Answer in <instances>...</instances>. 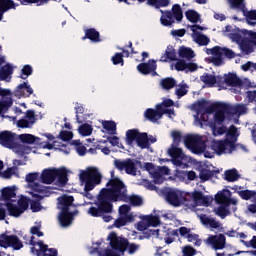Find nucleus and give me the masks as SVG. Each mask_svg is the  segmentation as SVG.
Here are the masks:
<instances>
[{"instance_id": "f257e3e1", "label": "nucleus", "mask_w": 256, "mask_h": 256, "mask_svg": "<svg viewBox=\"0 0 256 256\" xmlns=\"http://www.w3.org/2000/svg\"><path fill=\"white\" fill-rule=\"evenodd\" d=\"M107 188H102L97 195L94 204L97 207H90L88 213L93 218H100L104 214L113 213V203L130 201L131 206L140 207L143 205V198L140 196H128V188L125 183L117 177H114V172H111V179L105 185Z\"/></svg>"}, {"instance_id": "f03ea898", "label": "nucleus", "mask_w": 256, "mask_h": 256, "mask_svg": "<svg viewBox=\"0 0 256 256\" xmlns=\"http://www.w3.org/2000/svg\"><path fill=\"white\" fill-rule=\"evenodd\" d=\"M74 203V197L69 195H62L58 197V220L60 226L67 228L73 223L74 217L78 215V210L70 211L72 208H76Z\"/></svg>"}, {"instance_id": "7ed1b4c3", "label": "nucleus", "mask_w": 256, "mask_h": 256, "mask_svg": "<svg viewBox=\"0 0 256 256\" xmlns=\"http://www.w3.org/2000/svg\"><path fill=\"white\" fill-rule=\"evenodd\" d=\"M79 180H81V183H85L84 191L86 198L92 199V195L89 191H92L95 189L96 185L102 183V175L96 168H90L79 174Z\"/></svg>"}, {"instance_id": "20e7f679", "label": "nucleus", "mask_w": 256, "mask_h": 256, "mask_svg": "<svg viewBox=\"0 0 256 256\" xmlns=\"http://www.w3.org/2000/svg\"><path fill=\"white\" fill-rule=\"evenodd\" d=\"M58 179V183L62 186L67 184V170L65 168L55 169L49 168L42 170L40 180L41 183L51 185Z\"/></svg>"}, {"instance_id": "39448f33", "label": "nucleus", "mask_w": 256, "mask_h": 256, "mask_svg": "<svg viewBox=\"0 0 256 256\" xmlns=\"http://www.w3.org/2000/svg\"><path fill=\"white\" fill-rule=\"evenodd\" d=\"M205 113H215L214 121L209 122V128L215 131L217 129V125H222L225 122L227 110H224L221 106L213 103L205 109Z\"/></svg>"}, {"instance_id": "423d86ee", "label": "nucleus", "mask_w": 256, "mask_h": 256, "mask_svg": "<svg viewBox=\"0 0 256 256\" xmlns=\"http://www.w3.org/2000/svg\"><path fill=\"white\" fill-rule=\"evenodd\" d=\"M114 166L120 172L125 171L128 175L136 176L137 166H141V161L134 158H126L125 160L115 159Z\"/></svg>"}, {"instance_id": "0eeeda50", "label": "nucleus", "mask_w": 256, "mask_h": 256, "mask_svg": "<svg viewBox=\"0 0 256 256\" xmlns=\"http://www.w3.org/2000/svg\"><path fill=\"white\" fill-rule=\"evenodd\" d=\"M107 240H110V246L112 251L122 253V255L126 252V248L130 244L128 238L118 236L115 232H110Z\"/></svg>"}, {"instance_id": "6e6552de", "label": "nucleus", "mask_w": 256, "mask_h": 256, "mask_svg": "<svg viewBox=\"0 0 256 256\" xmlns=\"http://www.w3.org/2000/svg\"><path fill=\"white\" fill-rule=\"evenodd\" d=\"M0 247L1 248H12L14 251H19L24 248V244L17 237V235H0Z\"/></svg>"}, {"instance_id": "1a4fd4ad", "label": "nucleus", "mask_w": 256, "mask_h": 256, "mask_svg": "<svg viewBox=\"0 0 256 256\" xmlns=\"http://www.w3.org/2000/svg\"><path fill=\"white\" fill-rule=\"evenodd\" d=\"M214 57L211 58V63L214 64V66H222L223 65V56L227 57L228 59H233L236 57V54L233 52V50H230L229 48H222L219 46L214 47Z\"/></svg>"}, {"instance_id": "9d476101", "label": "nucleus", "mask_w": 256, "mask_h": 256, "mask_svg": "<svg viewBox=\"0 0 256 256\" xmlns=\"http://www.w3.org/2000/svg\"><path fill=\"white\" fill-rule=\"evenodd\" d=\"M8 215L14 218H19L22 214L25 213L29 208L28 199L18 200V204H13L11 202L6 203Z\"/></svg>"}, {"instance_id": "9b49d317", "label": "nucleus", "mask_w": 256, "mask_h": 256, "mask_svg": "<svg viewBox=\"0 0 256 256\" xmlns=\"http://www.w3.org/2000/svg\"><path fill=\"white\" fill-rule=\"evenodd\" d=\"M185 145L188 147L194 154H200L204 151V142L203 138L199 135H188L185 137Z\"/></svg>"}, {"instance_id": "f8f14e48", "label": "nucleus", "mask_w": 256, "mask_h": 256, "mask_svg": "<svg viewBox=\"0 0 256 256\" xmlns=\"http://www.w3.org/2000/svg\"><path fill=\"white\" fill-rule=\"evenodd\" d=\"M164 196L166 197L168 204H171L174 207H180L185 201L184 193L177 189L170 188L167 191H164Z\"/></svg>"}, {"instance_id": "ddd939ff", "label": "nucleus", "mask_w": 256, "mask_h": 256, "mask_svg": "<svg viewBox=\"0 0 256 256\" xmlns=\"http://www.w3.org/2000/svg\"><path fill=\"white\" fill-rule=\"evenodd\" d=\"M218 106L222 107L224 111H227V115H245L247 114V106L245 104H237L232 106L230 104L216 102Z\"/></svg>"}, {"instance_id": "4468645a", "label": "nucleus", "mask_w": 256, "mask_h": 256, "mask_svg": "<svg viewBox=\"0 0 256 256\" xmlns=\"http://www.w3.org/2000/svg\"><path fill=\"white\" fill-rule=\"evenodd\" d=\"M205 243L211 245L215 251H221L226 247V237L224 234L209 235Z\"/></svg>"}, {"instance_id": "2eb2a0df", "label": "nucleus", "mask_w": 256, "mask_h": 256, "mask_svg": "<svg viewBox=\"0 0 256 256\" xmlns=\"http://www.w3.org/2000/svg\"><path fill=\"white\" fill-rule=\"evenodd\" d=\"M246 38L242 42V52L245 55H250L253 52V46H256V32L245 31Z\"/></svg>"}, {"instance_id": "dca6fc26", "label": "nucleus", "mask_w": 256, "mask_h": 256, "mask_svg": "<svg viewBox=\"0 0 256 256\" xmlns=\"http://www.w3.org/2000/svg\"><path fill=\"white\" fill-rule=\"evenodd\" d=\"M0 145L8 149L17 148V142H15V134L11 131H1Z\"/></svg>"}, {"instance_id": "f3484780", "label": "nucleus", "mask_w": 256, "mask_h": 256, "mask_svg": "<svg viewBox=\"0 0 256 256\" xmlns=\"http://www.w3.org/2000/svg\"><path fill=\"white\" fill-rule=\"evenodd\" d=\"M38 247H40V250L32 247L30 252L36 254V256H58V250L56 248H48L42 240H38Z\"/></svg>"}, {"instance_id": "a211bd4d", "label": "nucleus", "mask_w": 256, "mask_h": 256, "mask_svg": "<svg viewBox=\"0 0 256 256\" xmlns=\"http://www.w3.org/2000/svg\"><path fill=\"white\" fill-rule=\"evenodd\" d=\"M167 153L172 158V162H174V164H176L178 166H181L182 161H184L186 158L182 149L177 148L174 145H171V148H168Z\"/></svg>"}, {"instance_id": "6ab92c4d", "label": "nucleus", "mask_w": 256, "mask_h": 256, "mask_svg": "<svg viewBox=\"0 0 256 256\" xmlns=\"http://www.w3.org/2000/svg\"><path fill=\"white\" fill-rule=\"evenodd\" d=\"M232 197V192L229 189H223L215 195V201L218 204H222L225 207H229L230 204H234Z\"/></svg>"}, {"instance_id": "aec40b11", "label": "nucleus", "mask_w": 256, "mask_h": 256, "mask_svg": "<svg viewBox=\"0 0 256 256\" xmlns=\"http://www.w3.org/2000/svg\"><path fill=\"white\" fill-rule=\"evenodd\" d=\"M14 94L18 98H29L33 94V88L28 85V82H23L16 86Z\"/></svg>"}, {"instance_id": "412c9836", "label": "nucleus", "mask_w": 256, "mask_h": 256, "mask_svg": "<svg viewBox=\"0 0 256 256\" xmlns=\"http://www.w3.org/2000/svg\"><path fill=\"white\" fill-rule=\"evenodd\" d=\"M245 32H248V30L236 28L228 34V38H230L231 41L240 44V48H242L244 39L247 38V34Z\"/></svg>"}, {"instance_id": "4be33fe9", "label": "nucleus", "mask_w": 256, "mask_h": 256, "mask_svg": "<svg viewBox=\"0 0 256 256\" xmlns=\"http://www.w3.org/2000/svg\"><path fill=\"white\" fill-rule=\"evenodd\" d=\"M156 61L155 60H149L148 63H141L138 64L137 70L140 72L142 75H149L151 73L156 74Z\"/></svg>"}, {"instance_id": "5701e85b", "label": "nucleus", "mask_w": 256, "mask_h": 256, "mask_svg": "<svg viewBox=\"0 0 256 256\" xmlns=\"http://www.w3.org/2000/svg\"><path fill=\"white\" fill-rule=\"evenodd\" d=\"M224 84L228 87H240L243 85V80L234 73L224 74Z\"/></svg>"}, {"instance_id": "b1692460", "label": "nucleus", "mask_w": 256, "mask_h": 256, "mask_svg": "<svg viewBox=\"0 0 256 256\" xmlns=\"http://www.w3.org/2000/svg\"><path fill=\"white\" fill-rule=\"evenodd\" d=\"M177 52L172 45H168L166 51L160 58V62L167 63L169 61H177Z\"/></svg>"}, {"instance_id": "393cba45", "label": "nucleus", "mask_w": 256, "mask_h": 256, "mask_svg": "<svg viewBox=\"0 0 256 256\" xmlns=\"http://www.w3.org/2000/svg\"><path fill=\"white\" fill-rule=\"evenodd\" d=\"M200 222L203 226H209L211 229H219L221 227V223L215 218H209L206 214L200 215Z\"/></svg>"}, {"instance_id": "a878e982", "label": "nucleus", "mask_w": 256, "mask_h": 256, "mask_svg": "<svg viewBox=\"0 0 256 256\" xmlns=\"http://www.w3.org/2000/svg\"><path fill=\"white\" fill-rule=\"evenodd\" d=\"M32 191L33 192H36V193H39L41 195H34V197H36L37 199H43V197H48L50 196V191H48V187L46 186H42L40 185V183H33L32 186Z\"/></svg>"}, {"instance_id": "bb28decb", "label": "nucleus", "mask_w": 256, "mask_h": 256, "mask_svg": "<svg viewBox=\"0 0 256 256\" xmlns=\"http://www.w3.org/2000/svg\"><path fill=\"white\" fill-rule=\"evenodd\" d=\"M222 77H216L215 75L204 73L200 77V80L202 83L207 85L208 87H214L219 80H221Z\"/></svg>"}, {"instance_id": "cd10ccee", "label": "nucleus", "mask_w": 256, "mask_h": 256, "mask_svg": "<svg viewBox=\"0 0 256 256\" xmlns=\"http://www.w3.org/2000/svg\"><path fill=\"white\" fill-rule=\"evenodd\" d=\"M85 39H89L93 43H99L100 41H102V39H100L99 31H96L95 28H88L85 30V36L82 37V40Z\"/></svg>"}, {"instance_id": "c85d7f7f", "label": "nucleus", "mask_w": 256, "mask_h": 256, "mask_svg": "<svg viewBox=\"0 0 256 256\" xmlns=\"http://www.w3.org/2000/svg\"><path fill=\"white\" fill-rule=\"evenodd\" d=\"M143 132H140L139 129H129L126 131V143L129 146H132L136 139H138Z\"/></svg>"}, {"instance_id": "c756f323", "label": "nucleus", "mask_w": 256, "mask_h": 256, "mask_svg": "<svg viewBox=\"0 0 256 256\" xmlns=\"http://www.w3.org/2000/svg\"><path fill=\"white\" fill-rule=\"evenodd\" d=\"M144 117L151 123H156L158 122V120H161L163 116L161 115V113L156 112L154 109L148 108L144 112Z\"/></svg>"}, {"instance_id": "7c9ffc66", "label": "nucleus", "mask_w": 256, "mask_h": 256, "mask_svg": "<svg viewBox=\"0 0 256 256\" xmlns=\"http://www.w3.org/2000/svg\"><path fill=\"white\" fill-rule=\"evenodd\" d=\"M238 179H240V174H238L236 169L226 170V172H224V180H226L228 183H234Z\"/></svg>"}, {"instance_id": "2f4dec72", "label": "nucleus", "mask_w": 256, "mask_h": 256, "mask_svg": "<svg viewBox=\"0 0 256 256\" xmlns=\"http://www.w3.org/2000/svg\"><path fill=\"white\" fill-rule=\"evenodd\" d=\"M0 176L3 177V179L10 180L11 177H19L18 174V168L17 166H12L7 168V170H4L3 172H0Z\"/></svg>"}, {"instance_id": "473e14b6", "label": "nucleus", "mask_w": 256, "mask_h": 256, "mask_svg": "<svg viewBox=\"0 0 256 256\" xmlns=\"http://www.w3.org/2000/svg\"><path fill=\"white\" fill-rule=\"evenodd\" d=\"M15 189L6 187L1 189V200L3 201H11V199L15 198Z\"/></svg>"}, {"instance_id": "72a5a7b5", "label": "nucleus", "mask_w": 256, "mask_h": 256, "mask_svg": "<svg viewBox=\"0 0 256 256\" xmlns=\"http://www.w3.org/2000/svg\"><path fill=\"white\" fill-rule=\"evenodd\" d=\"M141 219L142 221L146 222V224L152 227H158L159 225H161V218H159V216H142Z\"/></svg>"}, {"instance_id": "f704fd0d", "label": "nucleus", "mask_w": 256, "mask_h": 256, "mask_svg": "<svg viewBox=\"0 0 256 256\" xmlns=\"http://www.w3.org/2000/svg\"><path fill=\"white\" fill-rule=\"evenodd\" d=\"M178 55L179 57L183 59H188V60H192L193 57H195L193 50L188 47H179Z\"/></svg>"}, {"instance_id": "c9c22d12", "label": "nucleus", "mask_w": 256, "mask_h": 256, "mask_svg": "<svg viewBox=\"0 0 256 256\" xmlns=\"http://www.w3.org/2000/svg\"><path fill=\"white\" fill-rule=\"evenodd\" d=\"M13 74V66L7 64L0 69V81H6Z\"/></svg>"}, {"instance_id": "e433bc0d", "label": "nucleus", "mask_w": 256, "mask_h": 256, "mask_svg": "<svg viewBox=\"0 0 256 256\" xmlns=\"http://www.w3.org/2000/svg\"><path fill=\"white\" fill-rule=\"evenodd\" d=\"M19 140L27 145H33L35 142H39L41 139L32 134H21L19 135Z\"/></svg>"}, {"instance_id": "4c0bfd02", "label": "nucleus", "mask_w": 256, "mask_h": 256, "mask_svg": "<svg viewBox=\"0 0 256 256\" xmlns=\"http://www.w3.org/2000/svg\"><path fill=\"white\" fill-rule=\"evenodd\" d=\"M134 142L137 143V146L141 149H147L149 147V138L147 133H142Z\"/></svg>"}, {"instance_id": "58836bf2", "label": "nucleus", "mask_w": 256, "mask_h": 256, "mask_svg": "<svg viewBox=\"0 0 256 256\" xmlns=\"http://www.w3.org/2000/svg\"><path fill=\"white\" fill-rule=\"evenodd\" d=\"M133 221V216L132 215H125L123 217H119L115 220L114 226L116 228H121L123 226H126L128 223Z\"/></svg>"}, {"instance_id": "ea45409f", "label": "nucleus", "mask_w": 256, "mask_h": 256, "mask_svg": "<svg viewBox=\"0 0 256 256\" xmlns=\"http://www.w3.org/2000/svg\"><path fill=\"white\" fill-rule=\"evenodd\" d=\"M13 106V99L8 98L6 100H1L0 101V115L3 116L5 115L10 107Z\"/></svg>"}, {"instance_id": "a19ab883", "label": "nucleus", "mask_w": 256, "mask_h": 256, "mask_svg": "<svg viewBox=\"0 0 256 256\" xmlns=\"http://www.w3.org/2000/svg\"><path fill=\"white\" fill-rule=\"evenodd\" d=\"M160 84L162 85V88L164 90H171L177 85V82L172 77H166V78L162 79Z\"/></svg>"}, {"instance_id": "79ce46f5", "label": "nucleus", "mask_w": 256, "mask_h": 256, "mask_svg": "<svg viewBox=\"0 0 256 256\" xmlns=\"http://www.w3.org/2000/svg\"><path fill=\"white\" fill-rule=\"evenodd\" d=\"M10 9H15V3L12 0H0V12L6 13Z\"/></svg>"}, {"instance_id": "37998d69", "label": "nucleus", "mask_w": 256, "mask_h": 256, "mask_svg": "<svg viewBox=\"0 0 256 256\" xmlns=\"http://www.w3.org/2000/svg\"><path fill=\"white\" fill-rule=\"evenodd\" d=\"M186 19H188L189 22H192L196 24L199 22L200 15L198 12H196L193 9H189L188 11L185 12Z\"/></svg>"}, {"instance_id": "c03bdc74", "label": "nucleus", "mask_w": 256, "mask_h": 256, "mask_svg": "<svg viewBox=\"0 0 256 256\" xmlns=\"http://www.w3.org/2000/svg\"><path fill=\"white\" fill-rule=\"evenodd\" d=\"M92 131H93L92 126L87 124V123L82 124L78 128V132H79V134L82 135V137H89V136H91Z\"/></svg>"}, {"instance_id": "a18cd8bd", "label": "nucleus", "mask_w": 256, "mask_h": 256, "mask_svg": "<svg viewBox=\"0 0 256 256\" xmlns=\"http://www.w3.org/2000/svg\"><path fill=\"white\" fill-rule=\"evenodd\" d=\"M215 172L207 169H201L199 173L200 180L204 183L214 177Z\"/></svg>"}, {"instance_id": "49530a36", "label": "nucleus", "mask_w": 256, "mask_h": 256, "mask_svg": "<svg viewBox=\"0 0 256 256\" xmlns=\"http://www.w3.org/2000/svg\"><path fill=\"white\" fill-rule=\"evenodd\" d=\"M171 13L175 15V20H177V22H181L182 19L184 18V14L182 13L180 4L172 5Z\"/></svg>"}, {"instance_id": "de8ad7c7", "label": "nucleus", "mask_w": 256, "mask_h": 256, "mask_svg": "<svg viewBox=\"0 0 256 256\" xmlns=\"http://www.w3.org/2000/svg\"><path fill=\"white\" fill-rule=\"evenodd\" d=\"M214 150L218 155L226 154L227 148H226L225 140H220L218 142H215Z\"/></svg>"}, {"instance_id": "09e8293b", "label": "nucleus", "mask_w": 256, "mask_h": 256, "mask_svg": "<svg viewBox=\"0 0 256 256\" xmlns=\"http://www.w3.org/2000/svg\"><path fill=\"white\" fill-rule=\"evenodd\" d=\"M242 200L249 201L252 198H256V191L255 190H242L238 192Z\"/></svg>"}, {"instance_id": "8fccbe9b", "label": "nucleus", "mask_w": 256, "mask_h": 256, "mask_svg": "<svg viewBox=\"0 0 256 256\" xmlns=\"http://www.w3.org/2000/svg\"><path fill=\"white\" fill-rule=\"evenodd\" d=\"M225 145H226V154H232L234 151L237 150L236 139L234 140L225 139Z\"/></svg>"}, {"instance_id": "3c124183", "label": "nucleus", "mask_w": 256, "mask_h": 256, "mask_svg": "<svg viewBox=\"0 0 256 256\" xmlns=\"http://www.w3.org/2000/svg\"><path fill=\"white\" fill-rule=\"evenodd\" d=\"M103 128L105 131H109L114 134L117 131V124L113 120H105L103 122Z\"/></svg>"}, {"instance_id": "603ef678", "label": "nucleus", "mask_w": 256, "mask_h": 256, "mask_svg": "<svg viewBox=\"0 0 256 256\" xmlns=\"http://www.w3.org/2000/svg\"><path fill=\"white\" fill-rule=\"evenodd\" d=\"M194 42H196V44H198L199 46H207L210 43V38H208L204 34H197Z\"/></svg>"}, {"instance_id": "864d4df0", "label": "nucleus", "mask_w": 256, "mask_h": 256, "mask_svg": "<svg viewBox=\"0 0 256 256\" xmlns=\"http://www.w3.org/2000/svg\"><path fill=\"white\" fill-rule=\"evenodd\" d=\"M35 123L36 121L34 120L21 119L16 122V126H18V128H32Z\"/></svg>"}, {"instance_id": "5fc2aeb1", "label": "nucleus", "mask_w": 256, "mask_h": 256, "mask_svg": "<svg viewBox=\"0 0 256 256\" xmlns=\"http://www.w3.org/2000/svg\"><path fill=\"white\" fill-rule=\"evenodd\" d=\"M21 2L22 6H28L30 4H38V6H43L47 4L50 0H17Z\"/></svg>"}, {"instance_id": "6e6d98bb", "label": "nucleus", "mask_w": 256, "mask_h": 256, "mask_svg": "<svg viewBox=\"0 0 256 256\" xmlns=\"http://www.w3.org/2000/svg\"><path fill=\"white\" fill-rule=\"evenodd\" d=\"M228 3L232 9H241V11L245 9L244 0H228Z\"/></svg>"}, {"instance_id": "4d7b16f0", "label": "nucleus", "mask_w": 256, "mask_h": 256, "mask_svg": "<svg viewBox=\"0 0 256 256\" xmlns=\"http://www.w3.org/2000/svg\"><path fill=\"white\" fill-rule=\"evenodd\" d=\"M112 64H114V66H123V54L122 52H116L114 56H112L111 58Z\"/></svg>"}, {"instance_id": "13d9d810", "label": "nucleus", "mask_w": 256, "mask_h": 256, "mask_svg": "<svg viewBox=\"0 0 256 256\" xmlns=\"http://www.w3.org/2000/svg\"><path fill=\"white\" fill-rule=\"evenodd\" d=\"M59 138L63 142H69L71 139H73V132H71V131H60Z\"/></svg>"}, {"instance_id": "bf43d9fd", "label": "nucleus", "mask_w": 256, "mask_h": 256, "mask_svg": "<svg viewBox=\"0 0 256 256\" xmlns=\"http://www.w3.org/2000/svg\"><path fill=\"white\" fill-rule=\"evenodd\" d=\"M141 248V246L139 244L136 243H129L126 247V251L127 253H129V255H134L135 253H137V251H139Z\"/></svg>"}, {"instance_id": "052dcab7", "label": "nucleus", "mask_w": 256, "mask_h": 256, "mask_svg": "<svg viewBox=\"0 0 256 256\" xmlns=\"http://www.w3.org/2000/svg\"><path fill=\"white\" fill-rule=\"evenodd\" d=\"M22 76L21 79L25 80L27 79L29 76H31L33 74V69L31 65H25L22 68Z\"/></svg>"}, {"instance_id": "680f3d73", "label": "nucleus", "mask_w": 256, "mask_h": 256, "mask_svg": "<svg viewBox=\"0 0 256 256\" xmlns=\"http://www.w3.org/2000/svg\"><path fill=\"white\" fill-rule=\"evenodd\" d=\"M149 174L152 175L153 181L155 182V184H162L164 181V178L162 174L158 173V171H154V172H149Z\"/></svg>"}, {"instance_id": "e2e57ef3", "label": "nucleus", "mask_w": 256, "mask_h": 256, "mask_svg": "<svg viewBox=\"0 0 256 256\" xmlns=\"http://www.w3.org/2000/svg\"><path fill=\"white\" fill-rule=\"evenodd\" d=\"M188 86L186 84L181 85L177 90H175V95L178 96V99H181L186 94H188V90H186Z\"/></svg>"}, {"instance_id": "0e129e2a", "label": "nucleus", "mask_w": 256, "mask_h": 256, "mask_svg": "<svg viewBox=\"0 0 256 256\" xmlns=\"http://www.w3.org/2000/svg\"><path fill=\"white\" fill-rule=\"evenodd\" d=\"M41 209L42 206L39 200H32V202H30V210H32L33 213H38Z\"/></svg>"}, {"instance_id": "69168bd1", "label": "nucleus", "mask_w": 256, "mask_h": 256, "mask_svg": "<svg viewBox=\"0 0 256 256\" xmlns=\"http://www.w3.org/2000/svg\"><path fill=\"white\" fill-rule=\"evenodd\" d=\"M183 256H195L196 255V249L192 246H185L183 247Z\"/></svg>"}, {"instance_id": "338daca9", "label": "nucleus", "mask_w": 256, "mask_h": 256, "mask_svg": "<svg viewBox=\"0 0 256 256\" xmlns=\"http://www.w3.org/2000/svg\"><path fill=\"white\" fill-rule=\"evenodd\" d=\"M242 71H249L252 69V71H256V63H253L251 61L246 62V64H243L241 66Z\"/></svg>"}, {"instance_id": "774afa93", "label": "nucleus", "mask_w": 256, "mask_h": 256, "mask_svg": "<svg viewBox=\"0 0 256 256\" xmlns=\"http://www.w3.org/2000/svg\"><path fill=\"white\" fill-rule=\"evenodd\" d=\"M193 201L199 203L201 201H205L203 193L201 191H194L192 194Z\"/></svg>"}]
</instances>
